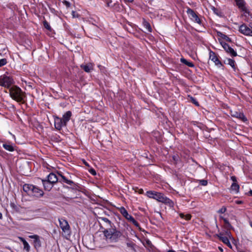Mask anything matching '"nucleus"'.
Instances as JSON below:
<instances>
[{
  "instance_id": "ea45409f",
  "label": "nucleus",
  "mask_w": 252,
  "mask_h": 252,
  "mask_svg": "<svg viewBox=\"0 0 252 252\" xmlns=\"http://www.w3.org/2000/svg\"><path fill=\"white\" fill-rule=\"evenodd\" d=\"M63 3L67 7H69L70 5V3L68 1H63Z\"/></svg>"
},
{
  "instance_id": "393cba45",
  "label": "nucleus",
  "mask_w": 252,
  "mask_h": 252,
  "mask_svg": "<svg viewBox=\"0 0 252 252\" xmlns=\"http://www.w3.org/2000/svg\"><path fill=\"white\" fill-rule=\"evenodd\" d=\"M240 187L236 183H233L230 187V189L232 191L237 193L239 192Z\"/></svg>"
},
{
  "instance_id": "a18cd8bd",
  "label": "nucleus",
  "mask_w": 252,
  "mask_h": 252,
  "mask_svg": "<svg viewBox=\"0 0 252 252\" xmlns=\"http://www.w3.org/2000/svg\"><path fill=\"white\" fill-rule=\"evenodd\" d=\"M143 192H144V191L142 189H140L139 191V193H140V194H142L143 193Z\"/></svg>"
},
{
  "instance_id": "f3484780",
  "label": "nucleus",
  "mask_w": 252,
  "mask_h": 252,
  "mask_svg": "<svg viewBox=\"0 0 252 252\" xmlns=\"http://www.w3.org/2000/svg\"><path fill=\"white\" fill-rule=\"evenodd\" d=\"M94 64L93 63H88L86 64H81L80 67L83 69L86 72H90L93 70Z\"/></svg>"
},
{
  "instance_id": "4be33fe9",
  "label": "nucleus",
  "mask_w": 252,
  "mask_h": 252,
  "mask_svg": "<svg viewBox=\"0 0 252 252\" xmlns=\"http://www.w3.org/2000/svg\"><path fill=\"white\" fill-rule=\"evenodd\" d=\"M33 189V185L31 184H25L23 186V190L26 192L28 194L31 195L32 190Z\"/></svg>"
},
{
  "instance_id": "864d4df0",
  "label": "nucleus",
  "mask_w": 252,
  "mask_h": 252,
  "mask_svg": "<svg viewBox=\"0 0 252 252\" xmlns=\"http://www.w3.org/2000/svg\"><path fill=\"white\" fill-rule=\"evenodd\" d=\"M126 2H132V0H130V1H125Z\"/></svg>"
},
{
  "instance_id": "a19ab883",
  "label": "nucleus",
  "mask_w": 252,
  "mask_h": 252,
  "mask_svg": "<svg viewBox=\"0 0 252 252\" xmlns=\"http://www.w3.org/2000/svg\"><path fill=\"white\" fill-rule=\"evenodd\" d=\"M231 180L233 182V183L237 182V179H236V177L235 176H231Z\"/></svg>"
},
{
  "instance_id": "6e6d98bb",
  "label": "nucleus",
  "mask_w": 252,
  "mask_h": 252,
  "mask_svg": "<svg viewBox=\"0 0 252 252\" xmlns=\"http://www.w3.org/2000/svg\"><path fill=\"white\" fill-rule=\"evenodd\" d=\"M13 138H15V135H13Z\"/></svg>"
},
{
  "instance_id": "bb28decb",
  "label": "nucleus",
  "mask_w": 252,
  "mask_h": 252,
  "mask_svg": "<svg viewBox=\"0 0 252 252\" xmlns=\"http://www.w3.org/2000/svg\"><path fill=\"white\" fill-rule=\"evenodd\" d=\"M226 63L231 66L234 71H236V67L235 66V62L234 60L227 59L226 60Z\"/></svg>"
},
{
  "instance_id": "412c9836",
  "label": "nucleus",
  "mask_w": 252,
  "mask_h": 252,
  "mask_svg": "<svg viewBox=\"0 0 252 252\" xmlns=\"http://www.w3.org/2000/svg\"><path fill=\"white\" fill-rule=\"evenodd\" d=\"M231 116L233 117H235L239 119L240 120H243V121H247V119L245 117L244 115L241 113L235 111L234 112H231Z\"/></svg>"
},
{
  "instance_id": "49530a36",
  "label": "nucleus",
  "mask_w": 252,
  "mask_h": 252,
  "mask_svg": "<svg viewBox=\"0 0 252 252\" xmlns=\"http://www.w3.org/2000/svg\"><path fill=\"white\" fill-rule=\"evenodd\" d=\"M249 194L252 196V190H250L249 192Z\"/></svg>"
},
{
  "instance_id": "5701e85b",
  "label": "nucleus",
  "mask_w": 252,
  "mask_h": 252,
  "mask_svg": "<svg viewBox=\"0 0 252 252\" xmlns=\"http://www.w3.org/2000/svg\"><path fill=\"white\" fill-rule=\"evenodd\" d=\"M71 115L72 113L70 111L66 112L63 115V118L62 119L66 125H67V122L70 120Z\"/></svg>"
},
{
  "instance_id": "c756f323",
  "label": "nucleus",
  "mask_w": 252,
  "mask_h": 252,
  "mask_svg": "<svg viewBox=\"0 0 252 252\" xmlns=\"http://www.w3.org/2000/svg\"><path fill=\"white\" fill-rule=\"evenodd\" d=\"M220 219L223 220L224 223L225 225V226L227 229H230V228L232 227V226L231 225L230 223H229V222L227 219L223 218L222 216H220Z\"/></svg>"
},
{
  "instance_id": "a211bd4d",
  "label": "nucleus",
  "mask_w": 252,
  "mask_h": 252,
  "mask_svg": "<svg viewBox=\"0 0 252 252\" xmlns=\"http://www.w3.org/2000/svg\"><path fill=\"white\" fill-rule=\"evenodd\" d=\"M42 184L43 185L44 188L45 190L49 191L53 187V184L50 183L49 181L46 180V179L42 180Z\"/></svg>"
},
{
  "instance_id": "7ed1b4c3",
  "label": "nucleus",
  "mask_w": 252,
  "mask_h": 252,
  "mask_svg": "<svg viewBox=\"0 0 252 252\" xmlns=\"http://www.w3.org/2000/svg\"><path fill=\"white\" fill-rule=\"evenodd\" d=\"M9 92L10 97L13 100L18 102H24L26 95L20 88L16 86L11 87L9 88Z\"/></svg>"
},
{
  "instance_id": "de8ad7c7",
  "label": "nucleus",
  "mask_w": 252,
  "mask_h": 252,
  "mask_svg": "<svg viewBox=\"0 0 252 252\" xmlns=\"http://www.w3.org/2000/svg\"><path fill=\"white\" fill-rule=\"evenodd\" d=\"M3 218L2 217V214L1 212H0V220H2Z\"/></svg>"
},
{
  "instance_id": "f03ea898",
  "label": "nucleus",
  "mask_w": 252,
  "mask_h": 252,
  "mask_svg": "<svg viewBox=\"0 0 252 252\" xmlns=\"http://www.w3.org/2000/svg\"><path fill=\"white\" fill-rule=\"evenodd\" d=\"M102 232L106 240L112 243L117 242L122 235V232L118 230L116 227L104 228Z\"/></svg>"
},
{
  "instance_id": "3c124183",
  "label": "nucleus",
  "mask_w": 252,
  "mask_h": 252,
  "mask_svg": "<svg viewBox=\"0 0 252 252\" xmlns=\"http://www.w3.org/2000/svg\"><path fill=\"white\" fill-rule=\"evenodd\" d=\"M219 250L221 251V252H222L223 251V250L222 249H221L220 247H219Z\"/></svg>"
},
{
  "instance_id": "473e14b6",
  "label": "nucleus",
  "mask_w": 252,
  "mask_h": 252,
  "mask_svg": "<svg viewBox=\"0 0 252 252\" xmlns=\"http://www.w3.org/2000/svg\"><path fill=\"white\" fill-rule=\"evenodd\" d=\"M126 246L128 248H130L132 250H134V246L135 244L133 243L132 242H127L126 243Z\"/></svg>"
},
{
  "instance_id": "b1692460",
  "label": "nucleus",
  "mask_w": 252,
  "mask_h": 252,
  "mask_svg": "<svg viewBox=\"0 0 252 252\" xmlns=\"http://www.w3.org/2000/svg\"><path fill=\"white\" fill-rule=\"evenodd\" d=\"M19 239L23 244L24 250H25L28 252H29L30 250V246L29 243L26 241V240L24 238L22 237H19Z\"/></svg>"
},
{
  "instance_id": "8fccbe9b",
  "label": "nucleus",
  "mask_w": 252,
  "mask_h": 252,
  "mask_svg": "<svg viewBox=\"0 0 252 252\" xmlns=\"http://www.w3.org/2000/svg\"><path fill=\"white\" fill-rule=\"evenodd\" d=\"M147 243L148 244V245H150L151 244V242H150V241L149 240H148L147 241Z\"/></svg>"
},
{
  "instance_id": "58836bf2",
  "label": "nucleus",
  "mask_w": 252,
  "mask_h": 252,
  "mask_svg": "<svg viewBox=\"0 0 252 252\" xmlns=\"http://www.w3.org/2000/svg\"><path fill=\"white\" fill-rule=\"evenodd\" d=\"M72 16L73 18H78L79 17V14L74 11H72Z\"/></svg>"
},
{
  "instance_id": "0eeeda50",
  "label": "nucleus",
  "mask_w": 252,
  "mask_h": 252,
  "mask_svg": "<svg viewBox=\"0 0 252 252\" xmlns=\"http://www.w3.org/2000/svg\"><path fill=\"white\" fill-rule=\"evenodd\" d=\"M187 13L189 18L193 22L201 25L202 22L198 15L191 8L187 7Z\"/></svg>"
},
{
  "instance_id": "79ce46f5",
  "label": "nucleus",
  "mask_w": 252,
  "mask_h": 252,
  "mask_svg": "<svg viewBox=\"0 0 252 252\" xmlns=\"http://www.w3.org/2000/svg\"><path fill=\"white\" fill-rule=\"evenodd\" d=\"M112 2V1H107V6H108V7L112 6V4H111Z\"/></svg>"
},
{
  "instance_id": "dca6fc26",
  "label": "nucleus",
  "mask_w": 252,
  "mask_h": 252,
  "mask_svg": "<svg viewBox=\"0 0 252 252\" xmlns=\"http://www.w3.org/2000/svg\"><path fill=\"white\" fill-rule=\"evenodd\" d=\"M43 191L42 189H40L37 187L33 186V189L32 190L31 195L36 197H41L43 195Z\"/></svg>"
},
{
  "instance_id": "e433bc0d",
  "label": "nucleus",
  "mask_w": 252,
  "mask_h": 252,
  "mask_svg": "<svg viewBox=\"0 0 252 252\" xmlns=\"http://www.w3.org/2000/svg\"><path fill=\"white\" fill-rule=\"evenodd\" d=\"M226 211V208L225 207H222L220 209H219L218 211V213L220 214H223Z\"/></svg>"
},
{
  "instance_id": "cd10ccee",
  "label": "nucleus",
  "mask_w": 252,
  "mask_h": 252,
  "mask_svg": "<svg viewBox=\"0 0 252 252\" xmlns=\"http://www.w3.org/2000/svg\"><path fill=\"white\" fill-rule=\"evenodd\" d=\"M59 175L61 176V177L62 179V181L69 185H72L75 184L74 182H73L71 180L67 179L64 176L59 174Z\"/></svg>"
},
{
  "instance_id": "72a5a7b5",
  "label": "nucleus",
  "mask_w": 252,
  "mask_h": 252,
  "mask_svg": "<svg viewBox=\"0 0 252 252\" xmlns=\"http://www.w3.org/2000/svg\"><path fill=\"white\" fill-rule=\"evenodd\" d=\"M7 63V60L6 59L3 58L0 60V67H1L5 65Z\"/></svg>"
},
{
  "instance_id": "2eb2a0df",
  "label": "nucleus",
  "mask_w": 252,
  "mask_h": 252,
  "mask_svg": "<svg viewBox=\"0 0 252 252\" xmlns=\"http://www.w3.org/2000/svg\"><path fill=\"white\" fill-rule=\"evenodd\" d=\"M29 238L33 239V244L35 249H38L41 247V243L39 236L37 235H30Z\"/></svg>"
},
{
  "instance_id": "39448f33",
  "label": "nucleus",
  "mask_w": 252,
  "mask_h": 252,
  "mask_svg": "<svg viewBox=\"0 0 252 252\" xmlns=\"http://www.w3.org/2000/svg\"><path fill=\"white\" fill-rule=\"evenodd\" d=\"M118 210L122 216L126 218L127 220L132 223L137 228L140 230H141V228L139 223L134 219V218L130 215H129L127 210L124 207H121L118 208Z\"/></svg>"
},
{
  "instance_id": "4c0bfd02",
  "label": "nucleus",
  "mask_w": 252,
  "mask_h": 252,
  "mask_svg": "<svg viewBox=\"0 0 252 252\" xmlns=\"http://www.w3.org/2000/svg\"><path fill=\"white\" fill-rule=\"evenodd\" d=\"M191 102L194 104L196 106L199 105L198 102L196 100V99L192 97H191Z\"/></svg>"
},
{
  "instance_id": "6ab92c4d",
  "label": "nucleus",
  "mask_w": 252,
  "mask_h": 252,
  "mask_svg": "<svg viewBox=\"0 0 252 252\" xmlns=\"http://www.w3.org/2000/svg\"><path fill=\"white\" fill-rule=\"evenodd\" d=\"M46 180L49 181L50 183H53V184L56 183L58 182L59 180L58 178L57 177V175L53 173H50L46 178Z\"/></svg>"
},
{
  "instance_id": "4468645a",
  "label": "nucleus",
  "mask_w": 252,
  "mask_h": 252,
  "mask_svg": "<svg viewBox=\"0 0 252 252\" xmlns=\"http://www.w3.org/2000/svg\"><path fill=\"white\" fill-rule=\"evenodd\" d=\"M55 127L57 129L60 130L63 126L66 125L64 123L63 119L59 117H56L55 119Z\"/></svg>"
},
{
  "instance_id": "20e7f679",
  "label": "nucleus",
  "mask_w": 252,
  "mask_h": 252,
  "mask_svg": "<svg viewBox=\"0 0 252 252\" xmlns=\"http://www.w3.org/2000/svg\"><path fill=\"white\" fill-rule=\"evenodd\" d=\"M60 227L62 230V236L66 239H69L71 236V229L68 221L62 218L58 219Z\"/></svg>"
},
{
  "instance_id": "5fc2aeb1",
  "label": "nucleus",
  "mask_w": 252,
  "mask_h": 252,
  "mask_svg": "<svg viewBox=\"0 0 252 252\" xmlns=\"http://www.w3.org/2000/svg\"><path fill=\"white\" fill-rule=\"evenodd\" d=\"M250 225H251V227H252V222H251V223H250Z\"/></svg>"
},
{
  "instance_id": "f257e3e1",
  "label": "nucleus",
  "mask_w": 252,
  "mask_h": 252,
  "mask_svg": "<svg viewBox=\"0 0 252 252\" xmlns=\"http://www.w3.org/2000/svg\"><path fill=\"white\" fill-rule=\"evenodd\" d=\"M146 195L148 197L155 199L158 202H162L171 208L174 207V202L171 199L165 196L162 193L149 190L146 192Z\"/></svg>"
},
{
  "instance_id": "a878e982",
  "label": "nucleus",
  "mask_w": 252,
  "mask_h": 252,
  "mask_svg": "<svg viewBox=\"0 0 252 252\" xmlns=\"http://www.w3.org/2000/svg\"><path fill=\"white\" fill-rule=\"evenodd\" d=\"M142 24L143 27L148 32H152V29L149 22H148L147 21L144 19Z\"/></svg>"
},
{
  "instance_id": "2f4dec72",
  "label": "nucleus",
  "mask_w": 252,
  "mask_h": 252,
  "mask_svg": "<svg viewBox=\"0 0 252 252\" xmlns=\"http://www.w3.org/2000/svg\"><path fill=\"white\" fill-rule=\"evenodd\" d=\"M179 216L181 218L187 220H189L191 218V215L189 214H184L183 213H180Z\"/></svg>"
},
{
  "instance_id": "6e6552de",
  "label": "nucleus",
  "mask_w": 252,
  "mask_h": 252,
  "mask_svg": "<svg viewBox=\"0 0 252 252\" xmlns=\"http://www.w3.org/2000/svg\"><path fill=\"white\" fill-rule=\"evenodd\" d=\"M13 83L12 79L5 75L0 76V85L4 87L9 88Z\"/></svg>"
},
{
  "instance_id": "aec40b11",
  "label": "nucleus",
  "mask_w": 252,
  "mask_h": 252,
  "mask_svg": "<svg viewBox=\"0 0 252 252\" xmlns=\"http://www.w3.org/2000/svg\"><path fill=\"white\" fill-rule=\"evenodd\" d=\"M2 147L5 150L9 152H13L15 150V146L14 144H11L9 142H7L3 143Z\"/></svg>"
},
{
  "instance_id": "9d476101",
  "label": "nucleus",
  "mask_w": 252,
  "mask_h": 252,
  "mask_svg": "<svg viewBox=\"0 0 252 252\" xmlns=\"http://www.w3.org/2000/svg\"><path fill=\"white\" fill-rule=\"evenodd\" d=\"M236 4L240 10L243 12L245 16L250 15V11L246 6V2L245 1H236Z\"/></svg>"
},
{
  "instance_id": "37998d69",
  "label": "nucleus",
  "mask_w": 252,
  "mask_h": 252,
  "mask_svg": "<svg viewBox=\"0 0 252 252\" xmlns=\"http://www.w3.org/2000/svg\"><path fill=\"white\" fill-rule=\"evenodd\" d=\"M243 202L241 200H236L235 201V203L237 204H242Z\"/></svg>"
},
{
  "instance_id": "09e8293b",
  "label": "nucleus",
  "mask_w": 252,
  "mask_h": 252,
  "mask_svg": "<svg viewBox=\"0 0 252 252\" xmlns=\"http://www.w3.org/2000/svg\"><path fill=\"white\" fill-rule=\"evenodd\" d=\"M167 252H176L174 250H170L168 251Z\"/></svg>"
},
{
  "instance_id": "c03bdc74",
  "label": "nucleus",
  "mask_w": 252,
  "mask_h": 252,
  "mask_svg": "<svg viewBox=\"0 0 252 252\" xmlns=\"http://www.w3.org/2000/svg\"><path fill=\"white\" fill-rule=\"evenodd\" d=\"M90 173H91L93 175H95L96 174V172H95V170H94V169H92L90 171Z\"/></svg>"
},
{
  "instance_id": "9b49d317",
  "label": "nucleus",
  "mask_w": 252,
  "mask_h": 252,
  "mask_svg": "<svg viewBox=\"0 0 252 252\" xmlns=\"http://www.w3.org/2000/svg\"><path fill=\"white\" fill-rule=\"evenodd\" d=\"M221 44L226 52L229 54L231 57H234L237 56V52L227 43L223 42L221 43Z\"/></svg>"
},
{
  "instance_id": "603ef678",
  "label": "nucleus",
  "mask_w": 252,
  "mask_h": 252,
  "mask_svg": "<svg viewBox=\"0 0 252 252\" xmlns=\"http://www.w3.org/2000/svg\"><path fill=\"white\" fill-rule=\"evenodd\" d=\"M212 9L215 12L216 8L214 7H213Z\"/></svg>"
},
{
  "instance_id": "c9c22d12",
  "label": "nucleus",
  "mask_w": 252,
  "mask_h": 252,
  "mask_svg": "<svg viewBox=\"0 0 252 252\" xmlns=\"http://www.w3.org/2000/svg\"><path fill=\"white\" fill-rule=\"evenodd\" d=\"M44 27L47 30H51V27L49 25V24L46 21H44L43 23Z\"/></svg>"
},
{
  "instance_id": "f704fd0d",
  "label": "nucleus",
  "mask_w": 252,
  "mask_h": 252,
  "mask_svg": "<svg viewBox=\"0 0 252 252\" xmlns=\"http://www.w3.org/2000/svg\"><path fill=\"white\" fill-rule=\"evenodd\" d=\"M199 183L200 185L203 186H206L208 184V181L206 180H199Z\"/></svg>"
},
{
  "instance_id": "ddd939ff",
  "label": "nucleus",
  "mask_w": 252,
  "mask_h": 252,
  "mask_svg": "<svg viewBox=\"0 0 252 252\" xmlns=\"http://www.w3.org/2000/svg\"><path fill=\"white\" fill-rule=\"evenodd\" d=\"M209 58L213 61L216 65L220 67L222 66V64L221 62L219 60L215 52L210 51L209 53Z\"/></svg>"
},
{
  "instance_id": "7c9ffc66",
  "label": "nucleus",
  "mask_w": 252,
  "mask_h": 252,
  "mask_svg": "<svg viewBox=\"0 0 252 252\" xmlns=\"http://www.w3.org/2000/svg\"><path fill=\"white\" fill-rule=\"evenodd\" d=\"M179 160H180V158L178 155L176 154V155H174L172 156L171 162L173 164H177L178 163V162L179 161Z\"/></svg>"
},
{
  "instance_id": "1a4fd4ad",
  "label": "nucleus",
  "mask_w": 252,
  "mask_h": 252,
  "mask_svg": "<svg viewBox=\"0 0 252 252\" xmlns=\"http://www.w3.org/2000/svg\"><path fill=\"white\" fill-rule=\"evenodd\" d=\"M250 27L243 24L239 27V32L245 35L252 36V24H251Z\"/></svg>"
},
{
  "instance_id": "c85d7f7f",
  "label": "nucleus",
  "mask_w": 252,
  "mask_h": 252,
  "mask_svg": "<svg viewBox=\"0 0 252 252\" xmlns=\"http://www.w3.org/2000/svg\"><path fill=\"white\" fill-rule=\"evenodd\" d=\"M180 61H181V63L185 64L189 67H192L194 66V64L192 62H189L186 59H185L184 58H181L180 59Z\"/></svg>"
},
{
  "instance_id": "423d86ee",
  "label": "nucleus",
  "mask_w": 252,
  "mask_h": 252,
  "mask_svg": "<svg viewBox=\"0 0 252 252\" xmlns=\"http://www.w3.org/2000/svg\"><path fill=\"white\" fill-rule=\"evenodd\" d=\"M230 232L227 230L225 232V233L220 232L217 234V236L224 244H226L229 247H231V244L228 239V237H230Z\"/></svg>"
},
{
  "instance_id": "f8f14e48",
  "label": "nucleus",
  "mask_w": 252,
  "mask_h": 252,
  "mask_svg": "<svg viewBox=\"0 0 252 252\" xmlns=\"http://www.w3.org/2000/svg\"><path fill=\"white\" fill-rule=\"evenodd\" d=\"M98 221L100 223V221H102L103 222V225L106 228H111L115 227L114 223L112 222L108 219L103 217H98Z\"/></svg>"
}]
</instances>
